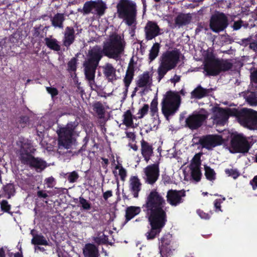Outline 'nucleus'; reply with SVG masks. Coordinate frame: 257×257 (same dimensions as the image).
Returning <instances> with one entry per match:
<instances>
[{
	"label": "nucleus",
	"instance_id": "nucleus-1",
	"mask_svg": "<svg viewBox=\"0 0 257 257\" xmlns=\"http://www.w3.org/2000/svg\"><path fill=\"white\" fill-rule=\"evenodd\" d=\"M166 200L161 193L153 189L147 193L142 205L143 212L148 218L150 229L146 233L148 240L158 236L167 221Z\"/></svg>",
	"mask_w": 257,
	"mask_h": 257
},
{
	"label": "nucleus",
	"instance_id": "nucleus-2",
	"mask_svg": "<svg viewBox=\"0 0 257 257\" xmlns=\"http://www.w3.org/2000/svg\"><path fill=\"white\" fill-rule=\"evenodd\" d=\"M230 116L235 117L242 126L250 130L257 129V111L251 109L226 107V121Z\"/></svg>",
	"mask_w": 257,
	"mask_h": 257
},
{
	"label": "nucleus",
	"instance_id": "nucleus-3",
	"mask_svg": "<svg viewBox=\"0 0 257 257\" xmlns=\"http://www.w3.org/2000/svg\"><path fill=\"white\" fill-rule=\"evenodd\" d=\"M184 90L182 89L179 92L169 90L167 91L162 100L161 111L166 119L169 120L170 117L174 115L179 110L181 104V97L185 94Z\"/></svg>",
	"mask_w": 257,
	"mask_h": 257
},
{
	"label": "nucleus",
	"instance_id": "nucleus-4",
	"mask_svg": "<svg viewBox=\"0 0 257 257\" xmlns=\"http://www.w3.org/2000/svg\"><path fill=\"white\" fill-rule=\"evenodd\" d=\"M126 45L123 35L113 34L106 42L103 43L105 56L115 60H119L124 53Z\"/></svg>",
	"mask_w": 257,
	"mask_h": 257
},
{
	"label": "nucleus",
	"instance_id": "nucleus-5",
	"mask_svg": "<svg viewBox=\"0 0 257 257\" xmlns=\"http://www.w3.org/2000/svg\"><path fill=\"white\" fill-rule=\"evenodd\" d=\"M118 17L126 25L132 26L136 23L137 16L136 4L131 0H120L116 5Z\"/></svg>",
	"mask_w": 257,
	"mask_h": 257
},
{
	"label": "nucleus",
	"instance_id": "nucleus-6",
	"mask_svg": "<svg viewBox=\"0 0 257 257\" xmlns=\"http://www.w3.org/2000/svg\"><path fill=\"white\" fill-rule=\"evenodd\" d=\"M204 73L207 76H217L225 71V62L215 58L212 52H207L203 62Z\"/></svg>",
	"mask_w": 257,
	"mask_h": 257
},
{
	"label": "nucleus",
	"instance_id": "nucleus-7",
	"mask_svg": "<svg viewBox=\"0 0 257 257\" xmlns=\"http://www.w3.org/2000/svg\"><path fill=\"white\" fill-rule=\"evenodd\" d=\"M78 125V121H70L67 123L65 127L60 128L58 132L59 148L69 149L71 147L72 143V137Z\"/></svg>",
	"mask_w": 257,
	"mask_h": 257
},
{
	"label": "nucleus",
	"instance_id": "nucleus-8",
	"mask_svg": "<svg viewBox=\"0 0 257 257\" xmlns=\"http://www.w3.org/2000/svg\"><path fill=\"white\" fill-rule=\"evenodd\" d=\"M230 145L234 153L243 154L247 153L251 147L243 134L236 132L231 135Z\"/></svg>",
	"mask_w": 257,
	"mask_h": 257
},
{
	"label": "nucleus",
	"instance_id": "nucleus-9",
	"mask_svg": "<svg viewBox=\"0 0 257 257\" xmlns=\"http://www.w3.org/2000/svg\"><path fill=\"white\" fill-rule=\"evenodd\" d=\"M21 163L29 165L37 172H41L47 167L46 161L39 157H35L29 153H22L20 156Z\"/></svg>",
	"mask_w": 257,
	"mask_h": 257
},
{
	"label": "nucleus",
	"instance_id": "nucleus-10",
	"mask_svg": "<svg viewBox=\"0 0 257 257\" xmlns=\"http://www.w3.org/2000/svg\"><path fill=\"white\" fill-rule=\"evenodd\" d=\"M103 55L105 56L103 48L96 45L88 50L86 58L83 63L98 67Z\"/></svg>",
	"mask_w": 257,
	"mask_h": 257
},
{
	"label": "nucleus",
	"instance_id": "nucleus-11",
	"mask_svg": "<svg viewBox=\"0 0 257 257\" xmlns=\"http://www.w3.org/2000/svg\"><path fill=\"white\" fill-rule=\"evenodd\" d=\"M103 55L105 56L103 48L96 45L88 50L86 58L83 63L98 67Z\"/></svg>",
	"mask_w": 257,
	"mask_h": 257
},
{
	"label": "nucleus",
	"instance_id": "nucleus-12",
	"mask_svg": "<svg viewBox=\"0 0 257 257\" xmlns=\"http://www.w3.org/2000/svg\"><path fill=\"white\" fill-rule=\"evenodd\" d=\"M159 249L161 257L170 255L174 250L172 235L170 233H165L159 239Z\"/></svg>",
	"mask_w": 257,
	"mask_h": 257
},
{
	"label": "nucleus",
	"instance_id": "nucleus-13",
	"mask_svg": "<svg viewBox=\"0 0 257 257\" xmlns=\"http://www.w3.org/2000/svg\"><path fill=\"white\" fill-rule=\"evenodd\" d=\"M223 141L224 140L220 136L207 135L201 137L197 144L200 145L202 148L211 150L213 148L220 145Z\"/></svg>",
	"mask_w": 257,
	"mask_h": 257
},
{
	"label": "nucleus",
	"instance_id": "nucleus-14",
	"mask_svg": "<svg viewBox=\"0 0 257 257\" xmlns=\"http://www.w3.org/2000/svg\"><path fill=\"white\" fill-rule=\"evenodd\" d=\"M210 29L214 32L218 33L225 29V14L215 11L210 19Z\"/></svg>",
	"mask_w": 257,
	"mask_h": 257
},
{
	"label": "nucleus",
	"instance_id": "nucleus-15",
	"mask_svg": "<svg viewBox=\"0 0 257 257\" xmlns=\"http://www.w3.org/2000/svg\"><path fill=\"white\" fill-rule=\"evenodd\" d=\"M146 177L145 182L150 185H154L158 180L160 176L159 163H155L147 166L144 169Z\"/></svg>",
	"mask_w": 257,
	"mask_h": 257
},
{
	"label": "nucleus",
	"instance_id": "nucleus-16",
	"mask_svg": "<svg viewBox=\"0 0 257 257\" xmlns=\"http://www.w3.org/2000/svg\"><path fill=\"white\" fill-rule=\"evenodd\" d=\"M207 117V114L194 112L186 119L185 126L192 130L198 129L203 124Z\"/></svg>",
	"mask_w": 257,
	"mask_h": 257
},
{
	"label": "nucleus",
	"instance_id": "nucleus-17",
	"mask_svg": "<svg viewBox=\"0 0 257 257\" xmlns=\"http://www.w3.org/2000/svg\"><path fill=\"white\" fill-rule=\"evenodd\" d=\"M162 31V29L160 28L156 22L148 21L144 28L146 40L151 41L156 37L162 35L163 33Z\"/></svg>",
	"mask_w": 257,
	"mask_h": 257
},
{
	"label": "nucleus",
	"instance_id": "nucleus-18",
	"mask_svg": "<svg viewBox=\"0 0 257 257\" xmlns=\"http://www.w3.org/2000/svg\"><path fill=\"white\" fill-rule=\"evenodd\" d=\"M185 196L186 192L183 189H170L167 192V201L172 206H177L184 202L183 197Z\"/></svg>",
	"mask_w": 257,
	"mask_h": 257
},
{
	"label": "nucleus",
	"instance_id": "nucleus-19",
	"mask_svg": "<svg viewBox=\"0 0 257 257\" xmlns=\"http://www.w3.org/2000/svg\"><path fill=\"white\" fill-rule=\"evenodd\" d=\"M179 55L177 50L168 51L162 55L161 63L174 69L179 61Z\"/></svg>",
	"mask_w": 257,
	"mask_h": 257
},
{
	"label": "nucleus",
	"instance_id": "nucleus-20",
	"mask_svg": "<svg viewBox=\"0 0 257 257\" xmlns=\"http://www.w3.org/2000/svg\"><path fill=\"white\" fill-rule=\"evenodd\" d=\"M214 124L217 126H223L225 124V108L220 107L219 105L216 104L211 108Z\"/></svg>",
	"mask_w": 257,
	"mask_h": 257
},
{
	"label": "nucleus",
	"instance_id": "nucleus-21",
	"mask_svg": "<svg viewBox=\"0 0 257 257\" xmlns=\"http://www.w3.org/2000/svg\"><path fill=\"white\" fill-rule=\"evenodd\" d=\"M75 33L73 27L67 26L63 33V45L68 50L75 40Z\"/></svg>",
	"mask_w": 257,
	"mask_h": 257
},
{
	"label": "nucleus",
	"instance_id": "nucleus-22",
	"mask_svg": "<svg viewBox=\"0 0 257 257\" xmlns=\"http://www.w3.org/2000/svg\"><path fill=\"white\" fill-rule=\"evenodd\" d=\"M142 183L137 176H132L129 180V189L133 197L138 198L142 189Z\"/></svg>",
	"mask_w": 257,
	"mask_h": 257
},
{
	"label": "nucleus",
	"instance_id": "nucleus-23",
	"mask_svg": "<svg viewBox=\"0 0 257 257\" xmlns=\"http://www.w3.org/2000/svg\"><path fill=\"white\" fill-rule=\"evenodd\" d=\"M141 154L146 163H148L151 157L153 155L154 148L153 146L143 139L141 141Z\"/></svg>",
	"mask_w": 257,
	"mask_h": 257
},
{
	"label": "nucleus",
	"instance_id": "nucleus-24",
	"mask_svg": "<svg viewBox=\"0 0 257 257\" xmlns=\"http://www.w3.org/2000/svg\"><path fill=\"white\" fill-rule=\"evenodd\" d=\"M84 74L86 79L88 81L89 85L92 87L95 83V75L97 67L83 64Z\"/></svg>",
	"mask_w": 257,
	"mask_h": 257
},
{
	"label": "nucleus",
	"instance_id": "nucleus-25",
	"mask_svg": "<svg viewBox=\"0 0 257 257\" xmlns=\"http://www.w3.org/2000/svg\"><path fill=\"white\" fill-rule=\"evenodd\" d=\"M103 73L109 82H112L116 78V69L112 64L106 63L103 67Z\"/></svg>",
	"mask_w": 257,
	"mask_h": 257
},
{
	"label": "nucleus",
	"instance_id": "nucleus-26",
	"mask_svg": "<svg viewBox=\"0 0 257 257\" xmlns=\"http://www.w3.org/2000/svg\"><path fill=\"white\" fill-rule=\"evenodd\" d=\"M84 257H98V247L94 244L88 243L85 245L83 249Z\"/></svg>",
	"mask_w": 257,
	"mask_h": 257
},
{
	"label": "nucleus",
	"instance_id": "nucleus-27",
	"mask_svg": "<svg viewBox=\"0 0 257 257\" xmlns=\"http://www.w3.org/2000/svg\"><path fill=\"white\" fill-rule=\"evenodd\" d=\"M31 234L33 238L31 239V243L35 245H49L48 240L41 233L38 234L34 232V230L31 231Z\"/></svg>",
	"mask_w": 257,
	"mask_h": 257
},
{
	"label": "nucleus",
	"instance_id": "nucleus-28",
	"mask_svg": "<svg viewBox=\"0 0 257 257\" xmlns=\"http://www.w3.org/2000/svg\"><path fill=\"white\" fill-rule=\"evenodd\" d=\"M152 83V77L150 76L149 71L144 72L139 76L137 81V85L140 88L147 87Z\"/></svg>",
	"mask_w": 257,
	"mask_h": 257
},
{
	"label": "nucleus",
	"instance_id": "nucleus-29",
	"mask_svg": "<svg viewBox=\"0 0 257 257\" xmlns=\"http://www.w3.org/2000/svg\"><path fill=\"white\" fill-rule=\"evenodd\" d=\"M141 212L139 206H131L125 209V222H127Z\"/></svg>",
	"mask_w": 257,
	"mask_h": 257
},
{
	"label": "nucleus",
	"instance_id": "nucleus-30",
	"mask_svg": "<svg viewBox=\"0 0 257 257\" xmlns=\"http://www.w3.org/2000/svg\"><path fill=\"white\" fill-rule=\"evenodd\" d=\"M209 93V89L204 88L201 85H198L192 91L191 95L195 98L200 99L207 96Z\"/></svg>",
	"mask_w": 257,
	"mask_h": 257
},
{
	"label": "nucleus",
	"instance_id": "nucleus-31",
	"mask_svg": "<svg viewBox=\"0 0 257 257\" xmlns=\"http://www.w3.org/2000/svg\"><path fill=\"white\" fill-rule=\"evenodd\" d=\"M65 20L64 14L63 13H57L51 20L52 25L55 28H63V23Z\"/></svg>",
	"mask_w": 257,
	"mask_h": 257
},
{
	"label": "nucleus",
	"instance_id": "nucleus-32",
	"mask_svg": "<svg viewBox=\"0 0 257 257\" xmlns=\"http://www.w3.org/2000/svg\"><path fill=\"white\" fill-rule=\"evenodd\" d=\"M191 20L189 14H180L175 19V24L179 26H185L189 24Z\"/></svg>",
	"mask_w": 257,
	"mask_h": 257
},
{
	"label": "nucleus",
	"instance_id": "nucleus-33",
	"mask_svg": "<svg viewBox=\"0 0 257 257\" xmlns=\"http://www.w3.org/2000/svg\"><path fill=\"white\" fill-rule=\"evenodd\" d=\"M46 45L51 50L59 51L61 49L60 46L58 44L57 39L46 37L44 39Z\"/></svg>",
	"mask_w": 257,
	"mask_h": 257
},
{
	"label": "nucleus",
	"instance_id": "nucleus-34",
	"mask_svg": "<svg viewBox=\"0 0 257 257\" xmlns=\"http://www.w3.org/2000/svg\"><path fill=\"white\" fill-rule=\"evenodd\" d=\"M123 124L127 127H134L133 119L135 118L130 109L127 110L123 115Z\"/></svg>",
	"mask_w": 257,
	"mask_h": 257
},
{
	"label": "nucleus",
	"instance_id": "nucleus-35",
	"mask_svg": "<svg viewBox=\"0 0 257 257\" xmlns=\"http://www.w3.org/2000/svg\"><path fill=\"white\" fill-rule=\"evenodd\" d=\"M3 189L5 193L4 196L7 197L8 199H10L12 196H14L16 190L15 186L12 183L7 184L3 187Z\"/></svg>",
	"mask_w": 257,
	"mask_h": 257
},
{
	"label": "nucleus",
	"instance_id": "nucleus-36",
	"mask_svg": "<svg viewBox=\"0 0 257 257\" xmlns=\"http://www.w3.org/2000/svg\"><path fill=\"white\" fill-rule=\"evenodd\" d=\"M95 1V4L94 5L95 7L94 9L95 10L96 14L99 16L103 15L107 9L105 3L102 0H96Z\"/></svg>",
	"mask_w": 257,
	"mask_h": 257
},
{
	"label": "nucleus",
	"instance_id": "nucleus-37",
	"mask_svg": "<svg viewBox=\"0 0 257 257\" xmlns=\"http://www.w3.org/2000/svg\"><path fill=\"white\" fill-rule=\"evenodd\" d=\"M173 69L172 67L167 66L165 64L161 62V64L158 69V80L160 82L166 75L168 71Z\"/></svg>",
	"mask_w": 257,
	"mask_h": 257
},
{
	"label": "nucleus",
	"instance_id": "nucleus-38",
	"mask_svg": "<svg viewBox=\"0 0 257 257\" xmlns=\"http://www.w3.org/2000/svg\"><path fill=\"white\" fill-rule=\"evenodd\" d=\"M93 108L100 118H103L104 117L105 108L101 102L97 101L94 103L93 105Z\"/></svg>",
	"mask_w": 257,
	"mask_h": 257
},
{
	"label": "nucleus",
	"instance_id": "nucleus-39",
	"mask_svg": "<svg viewBox=\"0 0 257 257\" xmlns=\"http://www.w3.org/2000/svg\"><path fill=\"white\" fill-rule=\"evenodd\" d=\"M190 169L191 179L196 182H199L202 177L201 168L190 167Z\"/></svg>",
	"mask_w": 257,
	"mask_h": 257
},
{
	"label": "nucleus",
	"instance_id": "nucleus-40",
	"mask_svg": "<svg viewBox=\"0 0 257 257\" xmlns=\"http://www.w3.org/2000/svg\"><path fill=\"white\" fill-rule=\"evenodd\" d=\"M160 45L158 43H155L152 47L149 55V58L151 61H153L158 55Z\"/></svg>",
	"mask_w": 257,
	"mask_h": 257
},
{
	"label": "nucleus",
	"instance_id": "nucleus-41",
	"mask_svg": "<svg viewBox=\"0 0 257 257\" xmlns=\"http://www.w3.org/2000/svg\"><path fill=\"white\" fill-rule=\"evenodd\" d=\"M246 101L251 106L257 105V93L256 92H250L245 96Z\"/></svg>",
	"mask_w": 257,
	"mask_h": 257
},
{
	"label": "nucleus",
	"instance_id": "nucleus-42",
	"mask_svg": "<svg viewBox=\"0 0 257 257\" xmlns=\"http://www.w3.org/2000/svg\"><path fill=\"white\" fill-rule=\"evenodd\" d=\"M95 1H90L86 2L82 9V12L84 14H89L91 13L93 9H94Z\"/></svg>",
	"mask_w": 257,
	"mask_h": 257
},
{
	"label": "nucleus",
	"instance_id": "nucleus-43",
	"mask_svg": "<svg viewBox=\"0 0 257 257\" xmlns=\"http://www.w3.org/2000/svg\"><path fill=\"white\" fill-rule=\"evenodd\" d=\"M158 99L155 97L152 101L150 106V115L152 117L158 116Z\"/></svg>",
	"mask_w": 257,
	"mask_h": 257
},
{
	"label": "nucleus",
	"instance_id": "nucleus-44",
	"mask_svg": "<svg viewBox=\"0 0 257 257\" xmlns=\"http://www.w3.org/2000/svg\"><path fill=\"white\" fill-rule=\"evenodd\" d=\"M202 153H199L194 155L193 159L191 160V163L190 165V167H196L201 168V156H202Z\"/></svg>",
	"mask_w": 257,
	"mask_h": 257
},
{
	"label": "nucleus",
	"instance_id": "nucleus-45",
	"mask_svg": "<svg viewBox=\"0 0 257 257\" xmlns=\"http://www.w3.org/2000/svg\"><path fill=\"white\" fill-rule=\"evenodd\" d=\"M205 176L209 181H213L215 179V173L213 169L207 166H204Z\"/></svg>",
	"mask_w": 257,
	"mask_h": 257
},
{
	"label": "nucleus",
	"instance_id": "nucleus-46",
	"mask_svg": "<svg viewBox=\"0 0 257 257\" xmlns=\"http://www.w3.org/2000/svg\"><path fill=\"white\" fill-rule=\"evenodd\" d=\"M45 28L43 27V26L41 25H40L39 26H35L34 28V32L33 33V35L34 37L37 38L39 37L40 38H43L44 37V35L43 34L44 30Z\"/></svg>",
	"mask_w": 257,
	"mask_h": 257
},
{
	"label": "nucleus",
	"instance_id": "nucleus-47",
	"mask_svg": "<svg viewBox=\"0 0 257 257\" xmlns=\"http://www.w3.org/2000/svg\"><path fill=\"white\" fill-rule=\"evenodd\" d=\"M1 209L4 212H6L11 215L13 214V212H11V205L6 200H3L1 202Z\"/></svg>",
	"mask_w": 257,
	"mask_h": 257
},
{
	"label": "nucleus",
	"instance_id": "nucleus-48",
	"mask_svg": "<svg viewBox=\"0 0 257 257\" xmlns=\"http://www.w3.org/2000/svg\"><path fill=\"white\" fill-rule=\"evenodd\" d=\"M77 61L76 57H73L67 63L68 71L69 72H75L77 69Z\"/></svg>",
	"mask_w": 257,
	"mask_h": 257
},
{
	"label": "nucleus",
	"instance_id": "nucleus-49",
	"mask_svg": "<svg viewBox=\"0 0 257 257\" xmlns=\"http://www.w3.org/2000/svg\"><path fill=\"white\" fill-rule=\"evenodd\" d=\"M79 202L83 210H89L91 209V203L82 196L79 197Z\"/></svg>",
	"mask_w": 257,
	"mask_h": 257
},
{
	"label": "nucleus",
	"instance_id": "nucleus-50",
	"mask_svg": "<svg viewBox=\"0 0 257 257\" xmlns=\"http://www.w3.org/2000/svg\"><path fill=\"white\" fill-rule=\"evenodd\" d=\"M115 170H118V175L120 176L121 180L122 181H125L127 176L126 170L122 167L121 164L116 165L115 167Z\"/></svg>",
	"mask_w": 257,
	"mask_h": 257
},
{
	"label": "nucleus",
	"instance_id": "nucleus-51",
	"mask_svg": "<svg viewBox=\"0 0 257 257\" xmlns=\"http://www.w3.org/2000/svg\"><path fill=\"white\" fill-rule=\"evenodd\" d=\"M29 121V117L26 115H23L20 117L18 121V127H25Z\"/></svg>",
	"mask_w": 257,
	"mask_h": 257
},
{
	"label": "nucleus",
	"instance_id": "nucleus-52",
	"mask_svg": "<svg viewBox=\"0 0 257 257\" xmlns=\"http://www.w3.org/2000/svg\"><path fill=\"white\" fill-rule=\"evenodd\" d=\"M66 175H68L67 179L70 183L76 182L79 177V174L75 171L67 173Z\"/></svg>",
	"mask_w": 257,
	"mask_h": 257
},
{
	"label": "nucleus",
	"instance_id": "nucleus-53",
	"mask_svg": "<svg viewBox=\"0 0 257 257\" xmlns=\"http://www.w3.org/2000/svg\"><path fill=\"white\" fill-rule=\"evenodd\" d=\"M149 109V105L148 104H144L143 106L138 111V118L139 119L143 118L148 113Z\"/></svg>",
	"mask_w": 257,
	"mask_h": 257
},
{
	"label": "nucleus",
	"instance_id": "nucleus-54",
	"mask_svg": "<svg viewBox=\"0 0 257 257\" xmlns=\"http://www.w3.org/2000/svg\"><path fill=\"white\" fill-rule=\"evenodd\" d=\"M134 76V75L125 73V76L123 79L125 87H126V88H128L132 80H133Z\"/></svg>",
	"mask_w": 257,
	"mask_h": 257
},
{
	"label": "nucleus",
	"instance_id": "nucleus-55",
	"mask_svg": "<svg viewBox=\"0 0 257 257\" xmlns=\"http://www.w3.org/2000/svg\"><path fill=\"white\" fill-rule=\"evenodd\" d=\"M226 174L234 179H236L240 175L236 169H226Z\"/></svg>",
	"mask_w": 257,
	"mask_h": 257
},
{
	"label": "nucleus",
	"instance_id": "nucleus-56",
	"mask_svg": "<svg viewBox=\"0 0 257 257\" xmlns=\"http://www.w3.org/2000/svg\"><path fill=\"white\" fill-rule=\"evenodd\" d=\"M94 241L98 244H106L107 243L108 237L107 236L103 234L99 237H96L94 238Z\"/></svg>",
	"mask_w": 257,
	"mask_h": 257
},
{
	"label": "nucleus",
	"instance_id": "nucleus-57",
	"mask_svg": "<svg viewBox=\"0 0 257 257\" xmlns=\"http://www.w3.org/2000/svg\"><path fill=\"white\" fill-rule=\"evenodd\" d=\"M45 183L47 185V187L52 188L54 187L55 184V179L52 177L47 178L45 179Z\"/></svg>",
	"mask_w": 257,
	"mask_h": 257
},
{
	"label": "nucleus",
	"instance_id": "nucleus-58",
	"mask_svg": "<svg viewBox=\"0 0 257 257\" xmlns=\"http://www.w3.org/2000/svg\"><path fill=\"white\" fill-rule=\"evenodd\" d=\"M46 90L49 93L52 98L56 96L58 94V90L55 87H47Z\"/></svg>",
	"mask_w": 257,
	"mask_h": 257
},
{
	"label": "nucleus",
	"instance_id": "nucleus-59",
	"mask_svg": "<svg viewBox=\"0 0 257 257\" xmlns=\"http://www.w3.org/2000/svg\"><path fill=\"white\" fill-rule=\"evenodd\" d=\"M89 141V137L88 135H86L83 140V142L84 143V144L82 146V147L80 148V149L79 150V152H84L86 150V147L87 145V143H88Z\"/></svg>",
	"mask_w": 257,
	"mask_h": 257
},
{
	"label": "nucleus",
	"instance_id": "nucleus-60",
	"mask_svg": "<svg viewBox=\"0 0 257 257\" xmlns=\"http://www.w3.org/2000/svg\"><path fill=\"white\" fill-rule=\"evenodd\" d=\"M197 213L199 215V216L202 219H208L210 218V214L205 213L201 210H198Z\"/></svg>",
	"mask_w": 257,
	"mask_h": 257
},
{
	"label": "nucleus",
	"instance_id": "nucleus-61",
	"mask_svg": "<svg viewBox=\"0 0 257 257\" xmlns=\"http://www.w3.org/2000/svg\"><path fill=\"white\" fill-rule=\"evenodd\" d=\"M222 202L220 199H216L214 202V205L215 208V211H222L221 210V203Z\"/></svg>",
	"mask_w": 257,
	"mask_h": 257
},
{
	"label": "nucleus",
	"instance_id": "nucleus-62",
	"mask_svg": "<svg viewBox=\"0 0 257 257\" xmlns=\"http://www.w3.org/2000/svg\"><path fill=\"white\" fill-rule=\"evenodd\" d=\"M250 184L251 185L253 190L257 189V175L255 176L253 179L250 181Z\"/></svg>",
	"mask_w": 257,
	"mask_h": 257
},
{
	"label": "nucleus",
	"instance_id": "nucleus-63",
	"mask_svg": "<svg viewBox=\"0 0 257 257\" xmlns=\"http://www.w3.org/2000/svg\"><path fill=\"white\" fill-rule=\"evenodd\" d=\"M250 80L257 84V69L251 73Z\"/></svg>",
	"mask_w": 257,
	"mask_h": 257
},
{
	"label": "nucleus",
	"instance_id": "nucleus-64",
	"mask_svg": "<svg viewBox=\"0 0 257 257\" xmlns=\"http://www.w3.org/2000/svg\"><path fill=\"white\" fill-rule=\"evenodd\" d=\"M249 48L257 54V41L250 43Z\"/></svg>",
	"mask_w": 257,
	"mask_h": 257
}]
</instances>
